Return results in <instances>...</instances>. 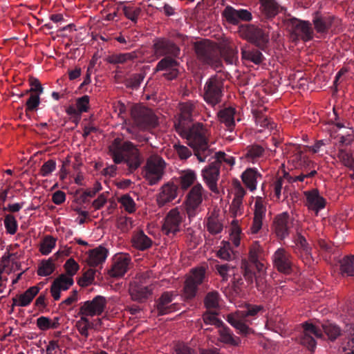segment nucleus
I'll use <instances>...</instances> for the list:
<instances>
[{
	"mask_svg": "<svg viewBox=\"0 0 354 354\" xmlns=\"http://www.w3.org/2000/svg\"><path fill=\"white\" fill-rule=\"evenodd\" d=\"M180 111L178 121L174 124L176 131L187 140L198 161L205 162L212 151L209 148L207 129L201 123L191 124L196 113V104L192 101L180 103Z\"/></svg>",
	"mask_w": 354,
	"mask_h": 354,
	"instance_id": "1",
	"label": "nucleus"
},
{
	"mask_svg": "<svg viewBox=\"0 0 354 354\" xmlns=\"http://www.w3.org/2000/svg\"><path fill=\"white\" fill-rule=\"evenodd\" d=\"M303 331L300 337V343L309 351H314L317 342L315 338H322L324 333L330 341H335L338 337L345 335L348 340L342 346V354H354V324L346 326L344 333L335 324L326 322L322 324V328L311 323L302 324Z\"/></svg>",
	"mask_w": 354,
	"mask_h": 354,
	"instance_id": "2",
	"label": "nucleus"
},
{
	"mask_svg": "<svg viewBox=\"0 0 354 354\" xmlns=\"http://www.w3.org/2000/svg\"><path fill=\"white\" fill-rule=\"evenodd\" d=\"M261 253L262 248L261 245L259 243L255 242L250 248V261H242L240 268H236L230 263L217 264L216 265V270L224 281H227L229 277H232V283L234 290L236 292L241 291L244 287L242 276L246 281L251 283L252 282V277L254 276V269L265 266L264 263L261 261Z\"/></svg>",
	"mask_w": 354,
	"mask_h": 354,
	"instance_id": "3",
	"label": "nucleus"
},
{
	"mask_svg": "<svg viewBox=\"0 0 354 354\" xmlns=\"http://www.w3.org/2000/svg\"><path fill=\"white\" fill-rule=\"evenodd\" d=\"M109 155L112 158L114 165L104 169V174L111 177L116 175L115 165L124 163L128 167L129 173H133L140 167L142 162L137 146L131 141H123L120 138H115L109 145Z\"/></svg>",
	"mask_w": 354,
	"mask_h": 354,
	"instance_id": "4",
	"label": "nucleus"
},
{
	"mask_svg": "<svg viewBox=\"0 0 354 354\" xmlns=\"http://www.w3.org/2000/svg\"><path fill=\"white\" fill-rule=\"evenodd\" d=\"M260 312H264V307L261 305L245 304L243 310L236 314H230L227 316V322L232 326L236 333L242 336L248 337L253 334L254 330L246 324L248 317H256Z\"/></svg>",
	"mask_w": 354,
	"mask_h": 354,
	"instance_id": "5",
	"label": "nucleus"
},
{
	"mask_svg": "<svg viewBox=\"0 0 354 354\" xmlns=\"http://www.w3.org/2000/svg\"><path fill=\"white\" fill-rule=\"evenodd\" d=\"M194 49L200 63L221 71L222 62L219 53L212 42L209 40L197 41L194 43Z\"/></svg>",
	"mask_w": 354,
	"mask_h": 354,
	"instance_id": "6",
	"label": "nucleus"
},
{
	"mask_svg": "<svg viewBox=\"0 0 354 354\" xmlns=\"http://www.w3.org/2000/svg\"><path fill=\"white\" fill-rule=\"evenodd\" d=\"M224 78L218 74L211 76L204 85V100L212 106L218 104L223 96Z\"/></svg>",
	"mask_w": 354,
	"mask_h": 354,
	"instance_id": "7",
	"label": "nucleus"
},
{
	"mask_svg": "<svg viewBox=\"0 0 354 354\" xmlns=\"http://www.w3.org/2000/svg\"><path fill=\"white\" fill-rule=\"evenodd\" d=\"M286 24L293 41L301 39L304 41H310L313 37L312 25L308 21H302L295 17L286 20Z\"/></svg>",
	"mask_w": 354,
	"mask_h": 354,
	"instance_id": "8",
	"label": "nucleus"
},
{
	"mask_svg": "<svg viewBox=\"0 0 354 354\" xmlns=\"http://www.w3.org/2000/svg\"><path fill=\"white\" fill-rule=\"evenodd\" d=\"M240 32L243 38L255 45L260 50L266 51L270 41L268 30L250 24L243 26Z\"/></svg>",
	"mask_w": 354,
	"mask_h": 354,
	"instance_id": "9",
	"label": "nucleus"
},
{
	"mask_svg": "<svg viewBox=\"0 0 354 354\" xmlns=\"http://www.w3.org/2000/svg\"><path fill=\"white\" fill-rule=\"evenodd\" d=\"M165 168V160L159 156H151L144 167V177L149 185L158 184L162 178Z\"/></svg>",
	"mask_w": 354,
	"mask_h": 354,
	"instance_id": "10",
	"label": "nucleus"
},
{
	"mask_svg": "<svg viewBox=\"0 0 354 354\" xmlns=\"http://www.w3.org/2000/svg\"><path fill=\"white\" fill-rule=\"evenodd\" d=\"M205 190L200 183L194 185L189 191L185 199V210L189 221L198 213Z\"/></svg>",
	"mask_w": 354,
	"mask_h": 354,
	"instance_id": "11",
	"label": "nucleus"
},
{
	"mask_svg": "<svg viewBox=\"0 0 354 354\" xmlns=\"http://www.w3.org/2000/svg\"><path fill=\"white\" fill-rule=\"evenodd\" d=\"M185 214L180 212L177 207L171 209L165 216L162 226V233L169 237H174L180 232Z\"/></svg>",
	"mask_w": 354,
	"mask_h": 354,
	"instance_id": "12",
	"label": "nucleus"
},
{
	"mask_svg": "<svg viewBox=\"0 0 354 354\" xmlns=\"http://www.w3.org/2000/svg\"><path fill=\"white\" fill-rule=\"evenodd\" d=\"M135 126L142 130L156 127L158 118L153 112L145 107H133L131 113Z\"/></svg>",
	"mask_w": 354,
	"mask_h": 354,
	"instance_id": "13",
	"label": "nucleus"
},
{
	"mask_svg": "<svg viewBox=\"0 0 354 354\" xmlns=\"http://www.w3.org/2000/svg\"><path fill=\"white\" fill-rule=\"evenodd\" d=\"M205 279V269L204 268L200 267L192 269L185 281L184 297L187 299L194 298L198 292V286L203 284Z\"/></svg>",
	"mask_w": 354,
	"mask_h": 354,
	"instance_id": "14",
	"label": "nucleus"
},
{
	"mask_svg": "<svg viewBox=\"0 0 354 354\" xmlns=\"http://www.w3.org/2000/svg\"><path fill=\"white\" fill-rule=\"evenodd\" d=\"M176 295L173 292H164L160 297L155 301L153 312L158 316L169 314L178 310V303H172Z\"/></svg>",
	"mask_w": 354,
	"mask_h": 354,
	"instance_id": "15",
	"label": "nucleus"
},
{
	"mask_svg": "<svg viewBox=\"0 0 354 354\" xmlns=\"http://www.w3.org/2000/svg\"><path fill=\"white\" fill-rule=\"evenodd\" d=\"M154 55L158 57H178L180 48L171 40L160 37L154 39L153 44Z\"/></svg>",
	"mask_w": 354,
	"mask_h": 354,
	"instance_id": "16",
	"label": "nucleus"
},
{
	"mask_svg": "<svg viewBox=\"0 0 354 354\" xmlns=\"http://www.w3.org/2000/svg\"><path fill=\"white\" fill-rule=\"evenodd\" d=\"M293 226V219L288 212H283L275 216L273 221V231L277 238L283 240L289 236Z\"/></svg>",
	"mask_w": 354,
	"mask_h": 354,
	"instance_id": "17",
	"label": "nucleus"
},
{
	"mask_svg": "<svg viewBox=\"0 0 354 354\" xmlns=\"http://www.w3.org/2000/svg\"><path fill=\"white\" fill-rule=\"evenodd\" d=\"M106 300L104 297L97 295L91 301H86L80 308L78 314L81 315H100L104 310Z\"/></svg>",
	"mask_w": 354,
	"mask_h": 354,
	"instance_id": "18",
	"label": "nucleus"
},
{
	"mask_svg": "<svg viewBox=\"0 0 354 354\" xmlns=\"http://www.w3.org/2000/svg\"><path fill=\"white\" fill-rule=\"evenodd\" d=\"M291 259V254L284 248H278L272 255L274 267L279 272L288 274L292 270V262Z\"/></svg>",
	"mask_w": 354,
	"mask_h": 354,
	"instance_id": "19",
	"label": "nucleus"
},
{
	"mask_svg": "<svg viewBox=\"0 0 354 354\" xmlns=\"http://www.w3.org/2000/svg\"><path fill=\"white\" fill-rule=\"evenodd\" d=\"M178 187L173 182H168L164 184L160 189L156 196L157 204L159 207L172 202L178 196Z\"/></svg>",
	"mask_w": 354,
	"mask_h": 354,
	"instance_id": "20",
	"label": "nucleus"
},
{
	"mask_svg": "<svg viewBox=\"0 0 354 354\" xmlns=\"http://www.w3.org/2000/svg\"><path fill=\"white\" fill-rule=\"evenodd\" d=\"M306 198V206L309 210H311L318 214L319 212L324 209L326 204V199L319 194L318 189H313L304 192Z\"/></svg>",
	"mask_w": 354,
	"mask_h": 354,
	"instance_id": "21",
	"label": "nucleus"
},
{
	"mask_svg": "<svg viewBox=\"0 0 354 354\" xmlns=\"http://www.w3.org/2000/svg\"><path fill=\"white\" fill-rule=\"evenodd\" d=\"M220 175V167L218 163L212 162L202 170V176L209 189L217 192V181Z\"/></svg>",
	"mask_w": 354,
	"mask_h": 354,
	"instance_id": "22",
	"label": "nucleus"
},
{
	"mask_svg": "<svg viewBox=\"0 0 354 354\" xmlns=\"http://www.w3.org/2000/svg\"><path fill=\"white\" fill-rule=\"evenodd\" d=\"M260 17L261 20H270L277 15L283 8L276 0H259Z\"/></svg>",
	"mask_w": 354,
	"mask_h": 354,
	"instance_id": "23",
	"label": "nucleus"
},
{
	"mask_svg": "<svg viewBox=\"0 0 354 354\" xmlns=\"http://www.w3.org/2000/svg\"><path fill=\"white\" fill-rule=\"evenodd\" d=\"M74 283L73 279L64 274L57 277L53 282L50 287V292L55 301L60 299L61 291L67 290Z\"/></svg>",
	"mask_w": 354,
	"mask_h": 354,
	"instance_id": "24",
	"label": "nucleus"
},
{
	"mask_svg": "<svg viewBox=\"0 0 354 354\" xmlns=\"http://www.w3.org/2000/svg\"><path fill=\"white\" fill-rule=\"evenodd\" d=\"M266 207L261 198H257L254 203V218L250 227L252 234H257L262 228L263 220L266 217Z\"/></svg>",
	"mask_w": 354,
	"mask_h": 354,
	"instance_id": "25",
	"label": "nucleus"
},
{
	"mask_svg": "<svg viewBox=\"0 0 354 354\" xmlns=\"http://www.w3.org/2000/svg\"><path fill=\"white\" fill-rule=\"evenodd\" d=\"M334 19V16L322 14L317 11L313 15V23L318 33H326L331 28Z\"/></svg>",
	"mask_w": 354,
	"mask_h": 354,
	"instance_id": "26",
	"label": "nucleus"
},
{
	"mask_svg": "<svg viewBox=\"0 0 354 354\" xmlns=\"http://www.w3.org/2000/svg\"><path fill=\"white\" fill-rule=\"evenodd\" d=\"M130 261V257L127 254L117 256L109 272V275L112 277H122L127 272Z\"/></svg>",
	"mask_w": 354,
	"mask_h": 354,
	"instance_id": "27",
	"label": "nucleus"
},
{
	"mask_svg": "<svg viewBox=\"0 0 354 354\" xmlns=\"http://www.w3.org/2000/svg\"><path fill=\"white\" fill-rule=\"evenodd\" d=\"M266 275V268L264 266L261 268V269L260 268H255V269H254V276L252 277V282L251 283L246 281L244 277L242 276V278L244 281V287L241 290V292L243 291L244 288H246L248 287L252 288L254 286V282L255 281L256 288H257V290L260 292H263L267 287ZM235 292L236 293L240 292V291Z\"/></svg>",
	"mask_w": 354,
	"mask_h": 354,
	"instance_id": "28",
	"label": "nucleus"
},
{
	"mask_svg": "<svg viewBox=\"0 0 354 354\" xmlns=\"http://www.w3.org/2000/svg\"><path fill=\"white\" fill-rule=\"evenodd\" d=\"M153 289L149 286H143L137 281L131 283L129 293L133 300L143 302L151 294Z\"/></svg>",
	"mask_w": 354,
	"mask_h": 354,
	"instance_id": "29",
	"label": "nucleus"
},
{
	"mask_svg": "<svg viewBox=\"0 0 354 354\" xmlns=\"http://www.w3.org/2000/svg\"><path fill=\"white\" fill-rule=\"evenodd\" d=\"M236 109L232 107H227L217 112V117L221 123L223 124L226 129L230 133L234 131L235 127Z\"/></svg>",
	"mask_w": 354,
	"mask_h": 354,
	"instance_id": "30",
	"label": "nucleus"
},
{
	"mask_svg": "<svg viewBox=\"0 0 354 354\" xmlns=\"http://www.w3.org/2000/svg\"><path fill=\"white\" fill-rule=\"evenodd\" d=\"M218 335L219 341L223 344L232 346H239L241 343L240 337L234 335L231 329L224 324L223 326L219 328Z\"/></svg>",
	"mask_w": 354,
	"mask_h": 354,
	"instance_id": "31",
	"label": "nucleus"
},
{
	"mask_svg": "<svg viewBox=\"0 0 354 354\" xmlns=\"http://www.w3.org/2000/svg\"><path fill=\"white\" fill-rule=\"evenodd\" d=\"M108 255V250L99 246L89 250L87 262L90 266L95 267L105 261Z\"/></svg>",
	"mask_w": 354,
	"mask_h": 354,
	"instance_id": "32",
	"label": "nucleus"
},
{
	"mask_svg": "<svg viewBox=\"0 0 354 354\" xmlns=\"http://www.w3.org/2000/svg\"><path fill=\"white\" fill-rule=\"evenodd\" d=\"M261 177V174L255 168H248L241 176L243 183L250 191L257 189V179Z\"/></svg>",
	"mask_w": 354,
	"mask_h": 354,
	"instance_id": "33",
	"label": "nucleus"
},
{
	"mask_svg": "<svg viewBox=\"0 0 354 354\" xmlns=\"http://www.w3.org/2000/svg\"><path fill=\"white\" fill-rule=\"evenodd\" d=\"M265 149L259 145H251L248 146L244 151L243 157L248 162L255 163L263 156Z\"/></svg>",
	"mask_w": 354,
	"mask_h": 354,
	"instance_id": "34",
	"label": "nucleus"
},
{
	"mask_svg": "<svg viewBox=\"0 0 354 354\" xmlns=\"http://www.w3.org/2000/svg\"><path fill=\"white\" fill-rule=\"evenodd\" d=\"M131 241L134 248L142 251L149 248L152 245L151 239L142 230L134 233Z\"/></svg>",
	"mask_w": 354,
	"mask_h": 354,
	"instance_id": "35",
	"label": "nucleus"
},
{
	"mask_svg": "<svg viewBox=\"0 0 354 354\" xmlns=\"http://www.w3.org/2000/svg\"><path fill=\"white\" fill-rule=\"evenodd\" d=\"M39 288L34 286L26 290L23 294L19 295V306L25 307L28 306L34 297L38 294Z\"/></svg>",
	"mask_w": 354,
	"mask_h": 354,
	"instance_id": "36",
	"label": "nucleus"
},
{
	"mask_svg": "<svg viewBox=\"0 0 354 354\" xmlns=\"http://www.w3.org/2000/svg\"><path fill=\"white\" fill-rule=\"evenodd\" d=\"M241 55L243 59L252 62L255 64H261L265 59L262 53L256 48L251 50L242 49Z\"/></svg>",
	"mask_w": 354,
	"mask_h": 354,
	"instance_id": "37",
	"label": "nucleus"
},
{
	"mask_svg": "<svg viewBox=\"0 0 354 354\" xmlns=\"http://www.w3.org/2000/svg\"><path fill=\"white\" fill-rule=\"evenodd\" d=\"M138 57V52L115 54L109 57V62L112 64H124L128 61H131Z\"/></svg>",
	"mask_w": 354,
	"mask_h": 354,
	"instance_id": "38",
	"label": "nucleus"
},
{
	"mask_svg": "<svg viewBox=\"0 0 354 354\" xmlns=\"http://www.w3.org/2000/svg\"><path fill=\"white\" fill-rule=\"evenodd\" d=\"M295 168H307L312 164L311 161L302 152L298 151L295 153L290 159Z\"/></svg>",
	"mask_w": 354,
	"mask_h": 354,
	"instance_id": "39",
	"label": "nucleus"
},
{
	"mask_svg": "<svg viewBox=\"0 0 354 354\" xmlns=\"http://www.w3.org/2000/svg\"><path fill=\"white\" fill-rule=\"evenodd\" d=\"M179 178L182 189H186L195 182L196 174L194 171L187 169L182 171Z\"/></svg>",
	"mask_w": 354,
	"mask_h": 354,
	"instance_id": "40",
	"label": "nucleus"
},
{
	"mask_svg": "<svg viewBox=\"0 0 354 354\" xmlns=\"http://www.w3.org/2000/svg\"><path fill=\"white\" fill-rule=\"evenodd\" d=\"M340 270L343 274L354 277V255L344 257L340 261Z\"/></svg>",
	"mask_w": 354,
	"mask_h": 354,
	"instance_id": "41",
	"label": "nucleus"
},
{
	"mask_svg": "<svg viewBox=\"0 0 354 354\" xmlns=\"http://www.w3.org/2000/svg\"><path fill=\"white\" fill-rule=\"evenodd\" d=\"M55 268L53 259L50 257L48 260H43L41 262L37 270V274L42 277L49 276L54 272Z\"/></svg>",
	"mask_w": 354,
	"mask_h": 354,
	"instance_id": "42",
	"label": "nucleus"
},
{
	"mask_svg": "<svg viewBox=\"0 0 354 354\" xmlns=\"http://www.w3.org/2000/svg\"><path fill=\"white\" fill-rule=\"evenodd\" d=\"M223 57L227 64H234L238 60V50L232 45L226 46L222 53Z\"/></svg>",
	"mask_w": 354,
	"mask_h": 354,
	"instance_id": "43",
	"label": "nucleus"
},
{
	"mask_svg": "<svg viewBox=\"0 0 354 354\" xmlns=\"http://www.w3.org/2000/svg\"><path fill=\"white\" fill-rule=\"evenodd\" d=\"M56 241L57 239L53 236L50 235L46 236L40 244L39 252L44 255H48L55 247Z\"/></svg>",
	"mask_w": 354,
	"mask_h": 354,
	"instance_id": "44",
	"label": "nucleus"
},
{
	"mask_svg": "<svg viewBox=\"0 0 354 354\" xmlns=\"http://www.w3.org/2000/svg\"><path fill=\"white\" fill-rule=\"evenodd\" d=\"M219 294L216 291L208 292L205 299L204 304L208 310L210 309H216L219 306Z\"/></svg>",
	"mask_w": 354,
	"mask_h": 354,
	"instance_id": "45",
	"label": "nucleus"
},
{
	"mask_svg": "<svg viewBox=\"0 0 354 354\" xmlns=\"http://www.w3.org/2000/svg\"><path fill=\"white\" fill-rule=\"evenodd\" d=\"M223 225L217 217L209 216L207 221V230L212 235L221 233Z\"/></svg>",
	"mask_w": 354,
	"mask_h": 354,
	"instance_id": "46",
	"label": "nucleus"
},
{
	"mask_svg": "<svg viewBox=\"0 0 354 354\" xmlns=\"http://www.w3.org/2000/svg\"><path fill=\"white\" fill-rule=\"evenodd\" d=\"M203 321L206 325H214L217 328L223 326V322L217 317V313L214 311L207 310L202 317Z\"/></svg>",
	"mask_w": 354,
	"mask_h": 354,
	"instance_id": "47",
	"label": "nucleus"
},
{
	"mask_svg": "<svg viewBox=\"0 0 354 354\" xmlns=\"http://www.w3.org/2000/svg\"><path fill=\"white\" fill-rule=\"evenodd\" d=\"M176 57H165L156 65L157 71L171 70L176 68L178 65V62L175 59Z\"/></svg>",
	"mask_w": 354,
	"mask_h": 354,
	"instance_id": "48",
	"label": "nucleus"
},
{
	"mask_svg": "<svg viewBox=\"0 0 354 354\" xmlns=\"http://www.w3.org/2000/svg\"><path fill=\"white\" fill-rule=\"evenodd\" d=\"M145 75L143 73H134L124 81V84L127 87L132 89H138L143 80Z\"/></svg>",
	"mask_w": 354,
	"mask_h": 354,
	"instance_id": "49",
	"label": "nucleus"
},
{
	"mask_svg": "<svg viewBox=\"0 0 354 354\" xmlns=\"http://www.w3.org/2000/svg\"><path fill=\"white\" fill-rule=\"evenodd\" d=\"M122 10L124 16L134 23L137 22L138 18L141 13V8L140 7H133L130 5L122 6Z\"/></svg>",
	"mask_w": 354,
	"mask_h": 354,
	"instance_id": "50",
	"label": "nucleus"
},
{
	"mask_svg": "<svg viewBox=\"0 0 354 354\" xmlns=\"http://www.w3.org/2000/svg\"><path fill=\"white\" fill-rule=\"evenodd\" d=\"M214 162L218 163L219 167H221V165L222 163H225L226 165L232 167L235 164V158L234 157L226 154L223 151L216 152L214 154Z\"/></svg>",
	"mask_w": 354,
	"mask_h": 354,
	"instance_id": "51",
	"label": "nucleus"
},
{
	"mask_svg": "<svg viewBox=\"0 0 354 354\" xmlns=\"http://www.w3.org/2000/svg\"><path fill=\"white\" fill-rule=\"evenodd\" d=\"M118 202L126 212L132 214L136 211V203L129 194H124L119 199Z\"/></svg>",
	"mask_w": 354,
	"mask_h": 354,
	"instance_id": "52",
	"label": "nucleus"
},
{
	"mask_svg": "<svg viewBox=\"0 0 354 354\" xmlns=\"http://www.w3.org/2000/svg\"><path fill=\"white\" fill-rule=\"evenodd\" d=\"M337 156L346 167L354 171V158L351 154L343 149H339Z\"/></svg>",
	"mask_w": 354,
	"mask_h": 354,
	"instance_id": "53",
	"label": "nucleus"
},
{
	"mask_svg": "<svg viewBox=\"0 0 354 354\" xmlns=\"http://www.w3.org/2000/svg\"><path fill=\"white\" fill-rule=\"evenodd\" d=\"M223 245L218 251V257L226 261H231L234 259V253L228 242L223 241Z\"/></svg>",
	"mask_w": 354,
	"mask_h": 354,
	"instance_id": "54",
	"label": "nucleus"
},
{
	"mask_svg": "<svg viewBox=\"0 0 354 354\" xmlns=\"http://www.w3.org/2000/svg\"><path fill=\"white\" fill-rule=\"evenodd\" d=\"M4 225L8 234H15L17 232L18 224L13 215L8 214L5 216Z\"/></svg>",
	"mask_w": 354,
	"mask_h": 354,
	"instance_id": "55",
	"label": "nucleus"
},
{
	"mask_svg": "<svg viewBox=\"0 0 354 354\" xmlns=\"http://www.w3.org/2000/svg\"><path fill=\"white\" fill-rule=\"evenodd\" d=\"M95 270L92 268H89L83 274L82 277L80 278L77 283L82 287L88 286L93 283L95 278Z\"/></svg>",
	"mask_w": 354,
	"mask_h": 354,
	"instance_id": "56",
	"label": "nucleus"
},
{
	"mask_svg": "<svg viewBox=\"0 0 354 354\" xmlns=\"http://www.w3.org/2000/svg\"><path fill=\"white\" fill-rule=\"evenodd\" d=\"M295 242L303 250L307 257H311V248L304 236L297 234Z\"/></svg>",
	"mask_w": 354,
	"mask_h": 354,
	"instance_id": "57",
	"label": "nucleus"
},
{
	"mask_svg": "<svg viewBox=\"0 0 354 354\" xmlns=\"http://www.w3.org/2000/svg\"><path fill=\"white\" fill-rule=\"evenodd\" d=\"M284 183V180L282 178H277L273 183V190L274 193V196L277 198V199H280L281 190L283 189V194L284 196V198L288 197V194L286 192V186L283 187Z\"/></svg>",
	"mask_w": 354,
	"mask_h": 354,
	"instance_id": "58",
	"label": "nucleus"
},
{
	"mask_svg": "<svg viewBox=\"0 0 354 354\" xmlns=\"http://www.w3.org/2000/svg\"><path fill=\"white\" fill-rule=\"evenodd\" d=\"M222 16L225 18L226 21L233 25H237L238 21L235 13V9L231 6H227L223 10Z\"/></svg>",
	"mask_w": 354,
	"mask_h": 354,
	"instance_id": "59",
	"label": "nucleus"
},
{
	"mask_svg": "<svg viewBox=\"0 0 354 354\" xmlns=\"http://www.w3.org/2000/svg\"><path fill=\"white\" fill-rule=\"evenodd\" d=\"M80 266L78 263L73 258L68 259L64 264V268L68 275V277H71L72 278L73 276L76 274Z\"/></svg>",
	"mask_w": 354,
	"mask_h": 354,
	"instance_id": "60",
	"label": "nucleus"
},
{
	"mask_svg": "<svg viewBox=\"0 0 354 354\" xmlns=\"http://www.w3.org/2000/svg\"><path fill=\"white\" fill-rule=\"evenodd\" d=\"M40 104L39 94H31L26 103V112L32 111L37 109Z\"/></svg>",
	"mask_w": 354,
	"mask_h": 354,
	"instance_id": "61",
	"label": "nucleus"
},
{
	"mask_svg": "<svg viewBox=\"0 0 354 354\" xmlns=\"http://www.w3.org/2000/svg\"><path fill=\"white\" fill-rule=\"evenodd\" d=\"M56 169V162L53 159H50L45 162L40 169V174L42 176H48Z\"/></svg>",
	"mask_w": 354,
	"mask_h": 354,
	"instance_id": "62",
	"label": "nucleus"
},
{
	"mask_svg": "<svg viewBox=\"0 0 354 354\" xmlns=\"http://www.w3.org/2000/svg\"><path fill=\"white\" fill-rule=\"evenodd\" d=\"M256 122L262 127L272 129L274 123L272 122L270 120L263 115L261 112L255 114Z\"/></svg>",
	"mask_w": 354,
	"mask_h": 354,
	"instance_id": "63",
	"label": "nucleus"
},
{
	"mask_svg": "<svg viewBox=\"0 0 354 354\" xmlns=\"http://www.w3.org/2000/svg\"><path fill=\"white\" fill-rule=\"evenodd\" d=\"M136 126H130L128 125L126 127L125 129L127 132L130 134L129 138L136 140L139 142H142L146 140V138L144 136L140 134L139 131L136 129Z\"/></svg>",
	"mask_w": 354,
	"mask_h": 354,
	"instance_id": "64",
	"label": "nucleus"
}]
</instances>
